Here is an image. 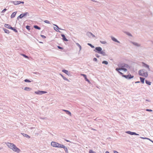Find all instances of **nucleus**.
<instances>
[{
	"instance_id": "7",
	"label": "nucleus",
	"mask_w": 153,
	"mask_h": 153,
	"mask_svg": "<svg viewBox=\"0 0 153 153\" xmlns=\"http://www.w3.org/2000/svg\"><path fill=\"white\" fill-rule=\"evenodd\" d=\"M47 92L46 91H35V94H39V95H41L42 94H45L47 93Z\"/></svg>"
},
{
	"instance_id": "22",
	"label": "nucleus",
	"mask_w": 153,
	"mask_h": 153,
	"mask_svg": "<svg viewBox=\"0 0 153 153\" xmlns=\"http://www.w3.org/2000/svg\"><path fill=\"white\" fill-rule=\"evenodd\" d=\"M4 27L6 28H9V29H10L11 27V26L10 25L7 24H5Z\"/></svg>"
},
{
	"instance_id": "18",
	"label": "nucleus",
	"mask_w": 153,
	"mask_h": 153,
	"mask_svg": "<svg viewBox=\"0 0 153 153\" xmlns=\"http://www.w3.org/2000/svg\"><path fill=\"white\" fill-rule=\"evenodd\" d=\"M63 111H65L66 112V113L67 114L69 115L70 116H71V112L70 111H69L67 110H63Z\"/></svg>"
},
{
	"instance_id": "53",
	"label": "nucleus",
	"mask_w": 153,
	"mask_h": 153,
	"mask_svg": "<svg viewBox=\"0 0 153 153\" xmlns=\"http://www.w3.org/2000/svg\"><path fill=\"white\" fill-rule=\"evenodd\" d=\"M91 0V1H94V2H97V1H95V0Z\"/></svg>"
},
{
	"instance_id": "12",
	"label": "nucleus",
	"mask_w": 153,
	"mask_h": 153,
	"mask_svg": "<svg viewBox=\"0 0 153 153\" xmlns=\"http://www.w3.org/2000/svg\"><path fill=\"white\" fill-rule=\"evenodd\" d=\"M131 43L134 45V46H135L136 47H140V45H141L140 44L137 43V42H131Z\"/></svg>"
},
{
	"instance_id": "42",
	"label": "nucleus",
	"mask_w": 153,
	"mask_h": 153,
	"mask_svg": "<svg viewBox=\"0 0 153 153\" xmlns=\"http://www.w3.org/2000/svg\"><path fill=\"white\" fill-rule=\"evenodd\" d=\"M7 10V9L5 8L1 12V13H4Z\"/></svg>"
},
{
	"instance_id": "4",
	"label": "nucleus",
	"mask_w": 153,
	"mask_h": 153,
	"mask_svg": "<svg viewBox=\"0 0 153 153\" xmlns=\"http://www.w3.org/2000/svg\"><path fill=\"white\" fill-rule=\"evenodd\" d=\"M61 144H59L58 143L54 141H52L51 143V146L53 147L60 148L62 146Z\"/></svg>"
},
{
	"instance_id": "41",
	"label": "nucleus",
	"mask_w": 153,
	"mask_h": 153,
	"mask_svg": "<svg viewBox=\"0 0 153 153\" xmlns=\"http://www.w3.org/2000/svg\"><path fill=\"white\" fill-rule=\"evenodd\" d=\"M26 28L28 30H30V26L28 25H27L26 26Z\"/></svg>"
},
{
	"instance_id": "61",
	"label": "nucleus",
	"mask_w": 153,
	"mask_h": 153,
	"mask_svg": "<svg viewBox=\"0 0 153 153\" xmlns=\"http://www.w3.org/2000/svg\"><path fill=\"white\" fill-rule=\"evenodd\" d=\"M88 36H91V34H89V35Z\"/></svg>"
},
{
	"instance_id": "30",
	"label": "nucleus",
	"mask_w": 153,
	"mask_h": 153,
	"mask_svg": "<svg viewBox=\"0 0 153 153\" xmlns=\"http://www.w3.org/2000/svg\"><path fill=\"white\" fill-rule=\"evenodd\" d=\"M145 82L146 84H148L149 85H150L151 84V82L148 81L147 80H146Z\"/></svg>"
},
{
	"instance_id": "47",
	"label": "nucleus",
	"mask_w": 153,
	"mask_h": 153,
	"mask_svg": "<svg viewBox=\"0 0 153 153\" xmlns=\"http://www.w3.org/2000/svg\"><path fill=\"white\" fill-rule=\"evenodd\" d=\"M93 60L94 61L96 62L97 61V59L96 58H94L93 59Z\"/></svg>"
},
{
	"instance_id": "19",
	"label": "nucleus",
	"mask_w": 153,
	"mask_h": 153,
	"mask_svg": "<svg viewBox=\"0 0 153 153\" xmlns=\"http://www.w3.org/2000/svg\"><path fill=\"white\" fill-rule=\"evenodd\" d=\"M16 12H13L11 15V18H13L14 17L16 16Z\"/></svg>"
},
{
	"instance_id": "37",
	"label": "nucleus",
	"mask_w": 153,
	"mask_h": 153,
	"mask_svg": "<svg viewBox=\"0 0 153 153\" xmlns=\"http://www.w3.org/2000/svg\"><path fill=\"white\" fill-rule=\"evenodd\" d=\"M22 56H23L24 57L26 58H28V57L25 54H21Z\"/></svg>"
},
{
	"instance_id": "36",
	"label": "nucleus",
	"mask_w": 153,
	"mask_h": 153,
	"mask_svg": "<svg viewBox=\"0 0 153 153\" xmlns=\"http://www.w3.org/2000/svg\"><path fill=\"white\" fill-rule=\"evenodd\" d=\"M88 45L90 46L91 48H94V46L92 45L90 43H88Z\"/></svg>"
},
{
	"instance_id": "60",
	"label": "nucleus",
	"mask_w": 153,
	"mask_h": 153,
	"mask_svg": "<svg viewBox=\"0 0 153 153\" xmlns=\"http://www.w3.org/2000/svg\"><path fill=\"white\" fill-rule=\"evenodd\" d=\"M2 149V147H0V150H1V149Z\"/></svg>"
},
{
	"instance_id": "8",
	"label": "nucleus",
	"mask_w": 153,
	"mask_h": 153,
	"mask_svg": "<svg viewBox=\"0 0 153 153\" xmlns=\"http://www.w3.org/2000/svg\"><path fill=\"white\" fill-rule=\"evenodd\" d=\"M142 66L143 67H144L147 68L146 70H147V71H150V69L149 68V67L148 65L145 64V63L143 62H142Z\"/></svg>"
},
{
	"instance_id": "24",
	"label": "nucleus",
	"mask_w": 153,
	"mask_h": 153,
	"mask_svg": "<svg viewBox=\"0 0 153 153\" xmlns=\"http://www.w3.org/2000/svg\"><path fill=\"white\" fill-rule=\"evenodd\" d=\"M76 45L79 47V51H80L82 49L81 46L79 45V43H76Z\"/></svg>"
},
{
	"instance_id": "40",
	"label": "nucleus",
	"mask_w": 153,
	"mask_h": 153,
	"mask_svg": "<svg viewBox=\"0 0 153 153\" xmlns=\"http://www.w3.org/2000/svg\"><path fill=\"white\" fill-rule=\"evenodd\" d=\"M89 153H96L95 152L93 151L92 150H90L89 151Z\"/></svg>"
},
{
	"instance_id": "55",
	"label": "nucleus",
	"mask_w": 153,
	"mask_h": 153,
	"mask_svg": "<svg viewBox=\"0 0 153 153\" xmlns=\"http://www.w3.org/2000/svg\"><path fill=\"white\" fill-rule=\"evenodd\" d=\"M20 4H21V3L24 4V2L23 1H20Z\"/></svg>"
},
{
	"instance_id": "6",
	"label": "nucleus",
	"mask_w": 153,
	"mask_h": 153,
	"mask_svg": "<svg viewBox=\"0 0 153 153\" xmlns=\"http://www.w3.org/2000/svg\"><path fill=\"white\" fill-rule=\"evenodd\" d=\"M102 50V48L101 47H96L95 48V50H94V51L96 52L99 53Z\"/></svg>"
},
{
	"instance_id": "49",
	"label": "nucleus",
	"mask_w": 153,
	"mask_h": 153,
	"mask_svg": "<svg viewBox=\"0 0 153 153\" xmlns=\"http://www.w3.org/2000/svg\"><path fill=\"white\" fill-rule=\"evenodd\" d=\"M33 74H36L39 75H40V74L39 73H38V72L33 73Z\"/></svg>"
},
{
	"instance_id": "45",
	"label": "nucleus",
	"mask_w": 153,
	"mask_h": 153,
	"mask_svg": "<svg viewBox=\"0 0 153 153\" xmlns=\"http://www.w3.org/2000/svg\"><path fill=\"white\" fill-rule=\"evenodd\" d=\"M146 111H150V112H151V111H152V110H151V109H146Z\"/></svg>"
},
{
	"instance_id": "52",
	"label": "nucleus",
	"mask_w": 153,
	"mask_h": 153,
	"mask_svg": "<svg viewBox=\"0 0 153 153\" xmlns=\"http://www.w3.org/2000/svg\"><path fill=\"white\" fill-rule=\"evenodd\" d=\"M146 101H148V102H150V100H148V99H146Z\"/></svg>"
},
{
	"instance_id": "13",
	"label": "nucleus",
	"mask_w": 153,
	"mask_h": 153,
	"mask_svg": "<svg viewBox=\"0 0 153 153\" xmlns=\"http://www.w3.org/2000/svg\"><path fill=\"white\" fill-rule=\"evenodd\" d=\"M111 39L114 42H115L119 43H120V42L119 41H118L117 39L114 37L111 36Z\"/></svg>"
},
{
	"instance_id": "56",
	"label": "nucleus",
	"mask_w": 153,
	"mask_h": 153,
	"mask_svg": "<svg viewBox=\"0 0 153 153\" xmlns=\"http://www.w3.org/2000/svg\"><path fill=\"white\" fill-rule=\"evenodd\" d=\"M140 81H137V82H135V83H140Z\"/></svg>"
},
{
	"instance_id": "51",
	"label": "nucleus",
	"mask_w": 153,
	"mask_h": 153,
	"mask_svg": "<svg viewBox=\"0 0 153 153\" xmlns=\"http://www.w3.org/2000/svg\"><path fill=\"white\" fill-rule=\"evenodd\" d=\"M65 140L66 141V142H71H71H70L69 140Z\"/></svg>"
},
{
	"instance_id": "39",
	"label": "nucleus",
	"mask_w": 153,
	"mask_h": 153,
	"mask_svg": "<svg viewBox=\"0 0 153 153\" xmlns=\"http://www.w3.org/2000/svg\"><path fill=\"white\" fill-rule=\"evenodd\" d=\"M63 79L67 81L68 82L69 81V80L68 79L65 77H64Z\"/></svg>"
},
{
	"instance_id": "33",
	"label": "nucleus",
	"mask_w": 153,
	"mask_h": 153,
	"mask_svg": "<svg viewBox=\"0 0 153 153\" xmlns=\"http://www.w3.org/2000/svg\"><path fill=\"white\" fill-rule=\"evenodd\" d=\"M102 64H105L106 65H107L108 64V62L106 61H104L102 62Z\"/></svg>"
},
{
	"instance_id": "17",
	"label": "nucleus",
	"mask_w": 153,
	"mask_h": 153,
	"mask_svg": "<svg viewBox=\"0 0 153 153\" xmlns=\"http://www.w3.org/2000/svg\"><path fill=\"white\" fill-rule=\"evenodd\" d=\"M12 2L15 5H17L20 4V1H13Z\"/></svg>"
},
{
	"instance_id": "50",
	"label": "nucleus",
	"mask_w": 153,
	"mask_h": 153,
	"mask_svg": "<svg viewBox=\"0 0 153 153\" xmlns=\"http://www.w3.org/2000/svg\"><path fill=\"white\" fill-rule=\"evenodd\" d=\"M95 56L97 58H99L100 56L98 54H96L95 55Z\"/></svg>"
},
{
	"instance_id": "23",
	"label": "nucleus",
	"mask_w": 153,
	"mask_h": 153,
	"mask_svg": "<svg viewBox=\"0 0 153 153\" xmlns=\"http://www.w3.org/2000/svg\"><path fill=\"white\" fill-rule=\"evenodd\" d=\"M140 79L141 82L143 84L144 83L145 78L142 77H140Z\"/></svg>"
},
{
	"instance_id": "25",
	"label": "nucleus",
	"mask_w": 153,
	"mask_h": 153,
	"mask_svg": "<svg viewBox=\"0 0 153 153\" xmlns=\"http://www.w3.org/2000/svg\"><path fill=\"white\" fill-rule=\"evenodd\" d=\"M24 90L27 91H30L31 90V88L29 87H25L24 88Z\"/></svg>"
},
{
	"instance_id": "54",
	"label": "nucleus",
	"mask_w": 153,
	"mask_h": 153,
	"mask_svg": "<svg viewBox=\"0 0 153 153\" xmlns=\"http://www.w3.org/2000/svg\"><path fill=\"white\" fill-rule=\"evenodd\" d=\"M60 75L63 78V77H64L63 75H62V74H60Z\"/></svg>"
},
{
	"instance_id": "20",
	"label": "nucleus",
	"mask_w": 153,
	"mask_h": 153,
	"mask_svg": "<svg viewBox=\"0 0 153 153\" xmlns=\"http://www.w3.org/2000/svg\"><path fill=\"white\" fill-rule=\"evenodd\" d=\"M62 71L64 73H65L66 74L68 75H69V74L68 71L64 70H62Z\"/></svg>"
},
{
	"instance_id": "29",
	"label": "nucleus",
	"mask_w": 153,
	"mask_h": 153,
	"mask_svg": "<svg viewBox=\"0 0 153 153\" xmlns=\"http://www.w3.org/2000/svg\"><path fill=\"white\" fill-rule=\"evenodd\" d=\"M3 30L4 31L5 33H9V31L7 29L5 28H4Z\"/></svg>"
},
{
	"instance_id": "35",
	"label": "nucleus",
	"mask_w": 153,
	"mask_h": 153,
	"mask_svg": "<svg viewBox=\"0 0 153 153\" xmlns=\"http://www.w3.org/2000/svg\"><path fill=\"white\" fill-rule=\"evenodd\" d=\"M10 29L11 30H13L15 32H17V30H16L15 29H14L13 27H11Z\"/></svg>"
},
{
	"instance_id": "5",
	"label": "nucleus",
	"mask_w": 153,
	"mask_h": 153,
	"mask_svg": "<svg viewBox=\"0 0 153 153\" xmlns=\"http://www.w3.org/2000/svg\"><path fill=\"white\" fill-rule=\"evenodd\" d=\"M53 25L55 26L56 27H53V29H54V30H55L57 32H59V33H61V31H60L59 29V30H65L64 29H62V28H59V27L58 26L56 25H55V24H53Z\"/></svg>"
},
{
	"instance_id": "15",
	"label": "nucleus",
	"mask_w": 153,
	"mask_h": 153,
	"mask_svg": "<svg viewBox=\"0 0 153 153\" xmlns=\"http://www.w3.org/2000/svg\"><path fill=\"white\" fill-rule=\"evenodd\" d=\"M60 148H63L64 149L66 153L68 152V149L65 146L62 145Z\"/></svg>"
},
{
	"instance_id": "2",
	"label": "nucleus",
	"mask_w": 153,
	"mask_h": 153,
	"mask_svg": "<svg viewBox=\"0 0 153 153\" xmlns=\"http://www.w3.org/2000/svg\"><path fill=\"white\" fill-rule=\"evenodd\" d=\"M6 144L9 148L15 152L19 153L20 152V150L13 143L7 142L6 143Z\"/></svg>"
},
{
	"instance_id": "48",
	"label": "nucleus",
	"mask_w": 153,
	"mask_h": 153,
	"mask_svg": "<svg viewBox=\"0 0 153 153\" xmlns=\"http://www.w3.org/2000/svg\"><path fill=\"white\" fill-rule=\"evenodd\" d=\"M41 36L43 38H46V36L43 35H41Z\"/></svg>"
},
{
	"instance_id": "34",
	"label": "nucleus",
	"mask_w": 153,
	"mask_h": 153,
	"mask_svg": "<svg viewBox=\"0 0 153 153\" xmlns=\"http://www.w3.org/2000/svg\"><path fill=\"white\" fill-rule=\"evenodd\" d=\"M100 42L102 44H105L107 43V42L105 41H100Z\"/></svg>"
},
{
	"instance_id": "10",
	"label": "nucleus",
	"mask_w": 153,
	"mask_h": 153,
	"mask_svg": "<svg viewBox=\"0 0 153 153\" xmlns=\"http://www.w3.org/2000/svg\"><path fill=\"white\" fill-rule=\"evenodd\" d=\"M126 133L130 134L132 135H139V134H137L134 132H132L130 131H126Z\"/></svg>"
},
{
	"instance_id": "57",
	"label": "nucleus",
	"mask_w": 153,
	"mask_h": 153,
	"mask_svg": "<svg viewBox=\"0 0 153 153\" xmlns=\"http://www.w3.org/2000/svg\"><path fill=\"white\" fill-rule=\"evenodd\" d=\"M91 129L92 130H93L94 131H96V129H93V128H92Z\"/></svg>"
},
{
	"instance_id": "46",
	"label": "nucleus",
	"mask_w": 153,
	"mask_h": 153,
	"mask_svg": "<svg viewBox=\"0 0 153 153\" xmlns=\"http://www.w3.org/2000/svg\"><path fill=\"white\" fill-rule=\"evenodd\" d=\"M57 47L58 48H59V49H63V48L61 47H60L59 46H57Z\"/></svg>"
},
{
	"instance_id": "11",
	"label": "nucleus",
	"mask_w": 153,
	"mask_h": 153,
	"mask_svg": "<svg viewBox=\"0 0 153 153\" xmlns=\"http://www.w3.org/2000/svg\"><path fill=\"white\" fill-rule=\"evenodd\" d=\"M80 75L83 76L86 81L88 82L89 83H90L91 82L87 78L86 76V75L81 74H80Z\"/></svg>"
},
{
	"instance_id": "31",
	"label": "nucleus",
	"mask_w": 153,
	"mask_h": 153,
	"mask_svg": "<svg viewBox=\"0 0 153 153\" xmlns=\"http://www.w3.org/2000/svg\"><path fill=\"white\" fill-rule=\"evenodd\" d=\"M24 16V15H23V14H21L18 17V19L19 18L22 19V18Z\"/></svg>"
},
{
	"instance_id": "27",
	"label": "nucleus",
	"mask_w": 153,
	"mask_h": 153,
	"mask_svg": "<svg viewBox=\"0 0 153 153\" xmlns=\"http://www.w3.org/2000/svg\"><path fill=\"white\" fill-rule=\"evenodd\" d=\"M89 34H91V35L93 37H95V36L92 33L89 32H88L87 33V35H89Z\"/></svg>"
},
{
	"instance_id": "3",
	"label": "nucleus",
	"mask_w": 153,
	"mask_h": 153,
	"mask_svg": "<svg viewBox=\"0 0 153 153\" xmlns=\"http://www.w3.org/2000/svg\"><path fill=\"white\" fill-rule=\"evenodd\" d=\"M147 71L144 69H142L138 71V74L140 76L147 77L148 76Z\"/></svg>"
},
{
	"instance_id": "44",
	"label": "nucleus",
	"mask_w": 153,
	"mask_h": 153,
	"mask_svg": "<svg viewBox=\"0 0 153 153\" xmlns=\"http://www.w3.org/2000/svg\"><path fill=\"white\" fill-rule=\"evenodd\" d=\"M44 22L46 23H48V24H50V22H49V21H48V20H45L44 21Z\"/></svg>"
},
{
	"instance_id": "43",
	"label": "nucleus",
	"mask_w": 153,
	"mask_h": 153,
	"mask_svg": "<svg viewBox=\"0 0 153 153\" xmlns=\"http://www.w3.org/2000/svg\"><path fill=\"white\" fill-rule=\"evenodd\" d=\"M24 15V16L27 15V14H28V13L27 12L23 14Z\"/></svg>"
},
{
	"instance_id": "59",
	"label": "nucleus",
	"mask_w": 153,
	"mask_h": 153,
	"mask_svg": "<svg viewBox=\"0 0 153 153\" xmlns=\"http://www.w3.org/2000/svg\"><path fill=\"white\" fill-rule=\"evenodd\" d=\"M94 120H95L97 121V118H96V119H95Z\"/></svg>"
},
{
	"instance_id": "21",
	"label": "nucleus",
	"mask_w": 153,
	"mask_h": 153,
	"mask_svg": "<svg viewBox=\"0 0 153 153\" xmlns=\"http://www.w3.org/2000/svg\"><path fill=\"white\" fill-rule=\"evenodd\" d=\"M21 134L25 137H26L27 138H30V136L28 135L23 133H22Z\"/></svg>"
},
{
	"instance_id": "9",
	"label": "nucleus",
	"mask_w": 153,
	"mask_h": 153,
	"mask_svg": "<svg viewBox=\"0 0 153 153\" xmlns=\"http://www.w3.org/2000/svg\"><path fill=\"white\" fill-rule=\"evenodd\" d=\"M123 76L126 79H131L133 78V76H131V74H128L127 75H123Z\"/></svg>"
},
{
	"instance_id": "1",
	"label": "nucleus",
	"mask_w": 153,
	"mask_h": 153,
	"mask_svg": "<svg viewBox=\"0 0 153 153\" xmlns=\"http://www.w3.org/2000/svg\"><path fill=\"white\" fill-rule=\"evenodd\" d=\"M118 66L119 68H117L115 70L119 74L121 75H123V74L120 72V71L123 70L124 72H126L127 71L128 69H130V68L128 65L125 63H122L120 65H119Z\"/></svg>"
},
{
	"instance_id": "26",
	"label": "nucleus",
	"mask_w": 153,
	"mask_h": 153,
	"mask_svg": "<svg viewBox=\"0 0 153 153\" xmlns=\"http://www.w3.org/2000/svg\"><path fill=\"white\" fill-rule=\"evenodd\" d=\"M140 138H142V139H147V140H149L151 142H152L153 143V141L152 140L150 139L147 138V137H140Z\"/></svg>"
},
{
	"instance_id": "16",
	"label": "nucleus",
	"mask_w": 153,
	"mask_h": 153,
	"mask_svg": "<svg viewBox=\"0 0 153 153\" xmlns=\"http://www.w3.org/2000/svg\"><path fill=\"white\" fill-rule=\"evenodd\" d=\"M61 36L62 37V40L64 41L68 42V40L65 38V36L64 34H61Z\"/></svg>"
},
{
	"instance_id": "58",
	"label": "nucleus",
	"mask_w": 153,
	"mask_h": 153,
	"mask_svg": "<svg viewBox=\"0 0 153 153\" xmlns=\"http://www.w3.org/2000/svg\"><path fill=\"white\" fill-rule=\"evenodd\" d=\"M105 153H109V152L108 151H106Z\"/></svg>"
},
{
	"instance_id": "32",
	"label": "nucleus",
	"mask_w": 153,
	"mask_h": 153,
	"mask_svg": "<svg viewBox=\"0 0 153 153\" xmlns=\"http://www.w3.org/2000/svg\"><path fill=\"white\" fill-rule=\"evenodd\" d=\"M34 27L35 28V29H38V30H40L41 29L37 25H34Z\"/></svg>"
},
{
	"instance_id": "38",
	"label": "nucleus",
	"mask_w": 153,
	"mask_h": 153,
	"mask_svg": "<svg viewBox=\"0 0 153 153\" xmlns=\"http://www.w3.org/2000/svg\"><path fill=\"white\" fill-rule=\"evenodd\" d=\"M25 81L26 82H31V81L27 79H25Z\"/></svg>"
},
{
	"instance_id": "28",
	"label": "nucleus",
	"mask_w": 153,
	"mask_h": 153,
	"mask_svg": "<svg viewBox=\"0 0 153 153\" xmlns=\"http://www.w3.org/2000/svg\"><path fill=\"white\" fill-rule=\"evenodd\" d=\"M125 33L129 36H132V35L129 33L127 32H125Z\"/></svg>"
},
{
	"instance_id": "14",
	"label": "nucleus",
	"mask_w": 153,
	"mask_h": 153,
	"mask_svg": "<svg viewBox=\"0 0 153 153\" xmlns=\"http://www.w3.org/2000/svg\"><path fill=\"white\" fill-rule=\"evenodd\" d=\"M99 53L102 54V55L104 56L106 55V53L105 52V50H102Z\"/></svg>"
}]
</instances>
